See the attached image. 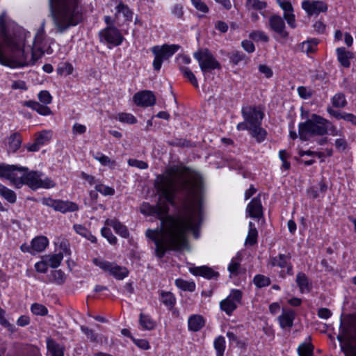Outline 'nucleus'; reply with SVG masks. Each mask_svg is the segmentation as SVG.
I'll use <instances>...</instances> for the list:
<instances>
[{
    "label": "nucleus",
    "mask_w": 356,
    "mask_h": 356,
    "mask_svg": "<svg viewBox=\"0 0 356 356\" xmlns=\"http://www.w3.org/2000/svg\"><path fill=\"white\" fill-rule=\"evenodd\" d=\"M166 175L157 177L155 187L165 202L152 206L143 203L142 213L155 216L161 227L148 229L145 236L155 244V253L162 259L168 250H180L187 245V234L191 231L198 238L197 228L201 222L204 193L202 175L182 165L169 167Z\"/></svg>",
    "instance_id": "1"
},
{
    "label": "nucleus",
    "mask_w": 356,
    "mask_h": 356,
    "mask_svg": "<svg viewBox=\"0 0 356 356\" xmlns=\"http://www.w3.org/2000/svg\"><path fill=\"white\" fill-rule=\"evenodd\" d=\"M44 30L43 26L35 34L33 45H26V35L24 33L8 35L0 32V64L6 66L33 65L44 53Z\"/></svg>",
    "instance_id": "2"
},
{
    "label": "nucleus",
    "mask_w": 356,
    "mask_h": 356,
    "mask_svg": "<svg viewBox=\"0 0 356 356\" xmlns=\"http://www.w3.org/2000/svg\"><path fill=\"white\" fill-rule=\"evenodd\" d=\"M51 15L60 33L79 24L83 19L81 0H49Z\"/></svg>",
    "instance_id": "3"
},
{
    "label": "nucleus",
    "mask_w": 356,
    "mask_h": 356,
    "mask_svg": "<svg viewBox=\"0 0 356 356\" xmlns=\"http://www.w3.org/2000/svg\"><path fill=\"white\" fill-rule=\"evenodd\" d=\"M241 113L244 121L237 124L238 131H248L255 140L261 143L267 136V131L261 127L264 113L259 106L243 107Z\"/></svg>",
    "instance_id": "4"
},
{
    "label": "nucleus",
    "mask_w": 356,
    "mask_h": 356,
    "mask_svg": "<svg viewBox=\"0 0 356 356\" xmlns=\"http://www.w3.org/2000/svg\"><path fill=\"white\" fill-rule=\"evenodd\" d=\"M337 339L345 356H356V313L341 316Z\"/></svg>",
    "instance_id": "5"
},
{
    "label": "nucleus",
    "mask_w": 356,
    "mask_h": 356,
    "mask_svg": "<svg viewBox=\"0 0 356 356\" xmlns=\"http://www.w3.org/2000/svg\"><path fill=\"white\" fill-rule=\"evenodd\" d=\"M325 118L312 114L311 119L298 124V136L302 141L309 140L314 136H321L327 134Z\"/></svg>",
    "instance_id": "6"
},
{
    "label": "nucleus",
    "mask_w": 356,
    "mask_h": 356,
    "mask_svg": "<svg viewBox=\"0 0 356 356\" xmlns=\"http://www.w3.org/2000/svg\"><path fill=\"white\" fill-rule=\"evenodd\" d=\"M193 57L197 60L200 67L205 76L216 69H220L221 65L207 48H202L194 52Z\"/></svg>",
    "instance_id": "7"
},
{
    "label": "nucleus",
    "mask_w": 356,
    "mask_h": 356,
    "mask_svg": "<svg viewBox=\"0 0 356 356\" xmlns=\"http://www.w3.org/2000/svg\"><path fill=\"white\" fill-rule=\"evenodd\" d=\"M180 46L178 44H167L162 46H154L152 49V51L154 55L153 61V67L154 70H160L162 63L164 60H168L179 49Z\"/></svg>",
    "instance_id": "8"
},
{
    "label": "nucleus",
    "mask_w": 356,
    "mask_h": 356,
    "mask_svg": "<svg viewBox=\"0 0 356 356\" xmlns=\"http://www.w3.org/2000/svg\"><path fill=\"white\" fill-rule=\"evenodd\" d=\"M93 264L103 270L104 272L109 273L115 279L121 280L127 277L129 275V270L124 266H121L115 262H110L106 260L95 258L93 259Z\"/></svg>",
    "instance_id": "9"
},
{
    "label": "nucleus",
    "mask_w": 356,
    "mask_h": 356,
    "mask_svg": "<svg viewBox=\"0 0 356 356\" xmlns=\"http://www.w3.org/2000/svg\"><path fill=\"white\" fill-rule=\"evenodd\" d=\"M241 299L242 292L238 289H233L230 294L220 302V307L227 315L231 316L241 303Z\"/></svg>",
    "instance_id": "10"
},
{
    "label": "nucleus",
    "mask_w": 356,
    "mask_h": 356,
    "mask_svg": "<svg viewBox=\"0 0 356 356\" xmlns=\"http://www.w3.org/2000/svg\"><path fill=\"white\" fill-rule=\"evenodd\" d=\"M100 40L113 46H118L123 41V36L114 26H108L99 33Z\"/></svg>",
    "instance_id": "11"
},
{
    "label": "nucleus",
    "mask_w": 356,
    "mask_h": 356,
    "mask_svg": "<svg viewBox=\"0 0 356 356\" xmlns=\"http://www.w3.org/2000/svg\"><path fill=\"white\" fill-rule=\"evenodd\" d=\"M28 170L27 168L13 165L8 180L17 188H21L24 185Z\"/></svg>",
    "instance_id": "12"
},
{
    "label": "nucleus",
    "mask_w": 356,
    "mask_h": 356,
    "mask_svg": "<svg viewBox=\"0 0 356 356\" xmlns=\"http://www.w3.org/2000/svg\"><path fill=\"white\" fill-rule=\"evenodd\" d=\"M291 254H280L276 257H272L269 260V265L272 267H279L280 268H286L287 274L291 275H293V266L290 262Z\"/></svg>",
    "instance_id": "13"
},
{
    "label": "nucleus",
    "mask_w": 356,
    "mask_h": 356,
    "mask_svg": "<svg viewBox=\"0 0 356 356\" xmlns=\"http://www.w3.org/2000/svg\"><path fill=\"white\" fill-rule=\"evenodd\" d=\"M133 100L137 106L142 107L152 106L156 103V97L149 90L136 92L133 97Z\"/></svg>",
    "instance_id": "14"
},
{
    "label": "nucleus",
    "mask_w": 356,
    "mask_h": 356,
    "mask_svg": "<svg viewBox=\"0 0 356 356\" xmlns=\"http://www.w3.org/2000/svg\"><path fill=\"white\" fill-rule=\"evenodd\" d=\"M246 213L249 217L252 218L259 219L263 216V207L259 194L248 204Z\"/></svg>",
    "instance_id": "15"
},
{
    "label": "nucleus",
    "mask_w": 356,
    "mask_h": 356,
    "mask_svg": "<svg viewBox=\"0 0 356 356\" xmlns=\"http://www.w3.org/2000/svg\"><path fill=\"white\" fill-rule=\"evenodd\" d=\"M302 7L309 15H318L327 10L326 3L320 1H304L302 3Z\"/></svg>",
    "instance_id": "16"
},
{
    "label": "nucleus",
    "mask_w": 356,
    "mask_h": 356,
    "mask_svg": "<svg viewBox=\"0 0 356 356\" xmlns=\"http://www.w3.org/2000/svg\"><path fill=\"white\" fill-rule=\"evenodd\" d=\"M269 26L270 29L279 34L282 38H286L289 35L285 30V23L284 19L277 15H273L269 18Z\"/></svg>",
    "instance_id": "17"
},
{
    "label": "nucleus",
    "mask_w": 356,
    "mask_h": 356,
    "mask_svg": "<svg viewBox=\"0 0 356 356\" xmlns=\"http://www.w3.org/2000/svg\"><path fill=\"white\" fill-rule=\"evenodd\" d=\"M22 137L19 132L13 133L6 138V143L8 146V152L15 153L21 147Z\"/></svg>",
    "instance_id": "18"
},
{
    "label": "nucleus",
    "mask_w": 356,
    "mask_h": 356,
    "mask_svg": "<svg viewBox=\"0 0 356 356\" xmlns=\"http://www.w3.org/2000/svg\"><path fill=\"white\" fill-rule=\"evenodd\" d=\"M191 273L197 276H202L207 279L218 278L219 273L211 268L203 266L190 268Z\"/></svg>",
    "instance_id": "19"
},
{
    "label": "nucleus",
    "mask_w": 356,
    "mask_h": 356,
    "mask_svg": "<svg viewBox=\"0 0 356 356\" xmlns=\"http://www.w3.org/2000/svg\"><path fill=\"white\" fill-rule=\"evenodd\" d=\"M337 60L341 66L349 68L350 66V60L353 58V52L347 51L345 47H339L336 49Z\"/></svg>",
    "instance_id": "20"
},
{
    "label": "nucleus",
    "mask_w": 356,
    "mask_h": 356,
    "mask_svg": "<svg viewBox=\"0 0 356 356\" xmlns=\"http://www.w3.org/2000/svg\"><path fill=\"white\" fill-rule=\"evenodd\" d=\"M296 313L291 310L283 311L282 314L278 317L280 325L282 328H291L293 325Z\"/></svg>",
    "instance_id": "21"
},
{
    "label": "nucleus",
    "mask_w": 356,
    "mask_h": 356,
    "mask_svg": "<svg viewBox=\"0 0 356 356\" xmlns=\"http://www.w3.org/2000/svg\"><path fill=\"white\" fill-rule=\"evenodd\" d=\"M105 224L108 226H111L113 228L115 232L120 236L127 238L129 236L128 229L125 225L122 224L117 219H107L105 221Z\"/></svg>",
    "instance_id": "22"
},
{
    "label": "nucleus",
    "mask_w": 356,
    "mask_h": 356,
    "mask_svg": "<svg viewBox=\"0 0 356 356\" xmlns=\"http://www.w3.org/2000/svg\"><path fill=\"white\" fill-rule=\"evenodd\" d=\"M22 104L24 106L31 108L42 115H49L52 113L49 107L35 101H24Z\"/></svg>",
    "instance_id": "23"
},
{
    "label": "nucleus",
    "mask_w": 356,
    "mask_h": 356,
    "mask_svg": "<svg viewBox=\"0 0 356 356\" xmlns=\"http://www.w3.org/2000/svg\"><path fill=\"white\" fill-rule=\"evenodd\" d=\"M49 245V240L46 236H39L32 239L31 245L34 254L44 251Z\"/></svg>",
    "instance_id": "24"
},
{
    "label": "nucleus",
    "mask_w": 356,
    "mask_h": 356,
    "mask_svg": "<svg viewBox=\"0 0 356 356\" xmlns=\"http://www.w3.org/2000/svg\"><path fill=\"white\" fill-rule=\"evenodd\" d=\"M188 323L190 330L197 332L204 325V320L200 315H193L189 318Z\"/></svg>",
    "instance_id": "25"
},
{
    "label": "nucleus",
    "mask_w": 356,
    "mask_h": 356,
    "mask_svg": "<svg viewBox=\"0 0 356 356\" xmlns=\"http://www.w3.org/2000/svg\"><path fill=\"white\" fill-rule=\"evenodd\" d=\"M38 178H40L39 171H29L26 176V180L24 181V185H27L33 190L37 189V184L38 183Z\"/></svg>",
    "instance_id": "26"
},
{
    "label": "nucleus",
    "mask_w": 356,
    "mask_h": 356,
    "mask_svg": "<svg viewBox=\"0 0 356 356\" xmlns=\"http://www.w3.org/2000/svg\"><path fill=\"white\" fill-rule=\"evenodd\" d=\"M47 347L51 356H64L63 348L54 339H47Z\"/></svg>",
    "instance_id": "27"
},
{
    "label": "nucleus",
    "mask_w": 356,
    "mask_h": 356,
    "mask_svg": "<svg viewBox=\"0 0 356 356\" xmlns=\"http://www.w3.org/2000/svg\"><path fill=\"white\" fill-rule=\"evenodd\" d=\"M296 283L301 293L309 291L310 284L307 275L304 273L300 272L298 273L296 276Z\"/></svg>",
    "instance_id": "28"
},
{
    "label": "nucleus",
    "mask_w": 356,
    "mask_h": 356,
    "mask_svg": "<svg viewBox=\"0 0 356 356\" xmlns=\"http://www.w3.org/2000/svg\"><path fill=\"white\" fill-rule=\"evenodd\" d=\"M79 209L78 204L75 202L60 200L58 211L61 213L74 212L78 211Z\"/></svg>",
    "instance_id": "29"
},
{
    "label": "nucleus",
    "mask_w": 356,
    "mask_h": 356,
    "mask_svg": "<svg viewBox=\"0 0 356 356\" xmlns=\"http://www.w3.org/2000/svg\"><path fill=\"white\" fill-rule=\"evenodd\" d=\"M74 229L78 234L86 238V239L89 240L92 243L97 242V238L95 236H93L92 234V233L88 229H86L85 227H83V225H74Z\"/></svg>",
    "instance_id": "30"
},
{
    "label": "nucleus",
    "mask_w": 356,
    "mask_h": 356,
    "mask_svg": "<svg viewBox=\"0 0 356 356\" xmlns=\"http://www.w3.org/2000/svg\"><path fill=\"white\" fill-rule=\"evenodd\" d=\"M245 7L248 10L261 11L267 7V3L260 0H246Z\"/></svg>",
    "instance_id": "31"
},
{
    "label": "nucleus",
    "mask_w": 356,
    "mask_h": 356,
    "mask_svg": "<svg viewBox=\"0 0 356 356\" xmlns=\"http://www.w3.org/2000/svg\"><path fill=\"white\" fill-rule=\"evenodd\" d=\"M38 182L37 189L40 188H50L56 186V183L51 178L47 177L41 172H40V178H38Z\"/></svg>",
    "instance_id": "32"
},
{
    "label": "nucleus",
    "mask_w": 356,
    "mask_h": 356,
    "mask_svg": "<svg viewBox=\"0 0 356 356\" xmlns=\"http://www.w3.org/2000/svg\"><path fill=\"white\" fill-rule=\"evenodd\" d=\"M140 325L145 330H151L156 326V323L148 315L141 313L139 319Z\"/></svg>",
    "instance_id": "33"
},
{
    "label": "nucleus",
    "mask_w": 356,
    "mask_h": 356,
    "mask_svg": "<svg viewBox=\"0 0 356 356\" xmlns=\"http://www.w3.org/2000/svg\"><path fill=\"white\" fill-rule=\"evenodd\" d=\"M332 106L335 108H342L346 106L348 102L346 101L345 95L342 92L335 94L332 97Z\"/></svg>",
    "instance_id": "34"
},
{
    "label": "nucleus",
    "mask_w": 356,
    "mask_h": 356,
    "mask_svg": "<svg viewBox=\"0 0 356 356\" xmlns=\"http://www.w3.org/2000/svg\"><path fill=\"white\" fill-rule=\"evenodd\" d=\"M175 285L180 289L193 292L195 289V284L193 282L186 281L182 279H177Z\"/></svg>",
    "instance_id": "35"
},
{
    "label": "nucleus",
    "mask_w": 356,
    "mask_h": 356,
    "mask_svg": "<svg viewBox=\"0 0 356 356\" xmlns=\"http://www.w3.org/2000/svg\"><path fill=\"white\" fill-rule=\"evenodd\" d=\"M180 71L182 72L184 76L187 79L190 83L196 88H199L197 80L193 72L187 67H180Z\"/></svg>",
    "instance_id": "36"
},
{
    "label": "nucleus",
    "mask_w": 356,
    "mask_h": 356,
    "mask_svg": "<svg viewBox=\"0 0 356 356\" xmlns=\"http://www.w3.org/2000/svg\"><path fill=\"white\" fill-rule=\"evenodd\" d=\"M214 348L216 351V356H223L225 350V339L222 336H218L214 340Z\"/></svg>",
    "instance_id": "37"
},
{
    "label": "nucleus",
    "mask_w": 356,
    "mask_h": 356,
    "mask_svg": "<svg viewBox=\"0 0 356 356\" xmlns=\"http://www.w3.org/2000/svg\"><path fill=\"white\" fill-rule=\"evenodd\" d=\"M314 346L310 343H302L298 348L299 356H314Z\"/></svg>",
    "instance_id": "38"
},
{
    "label": "nucleus",
    "mask_w": 356,
    "mask_h": 356,
    "mask_svg": "<svg viewBox=\"0 0 356 356\" xmlns=\"http://www.w3.org/2000/svg\"><path fill=\"white\" fill-rule=\"evenodd\" d=\"M161 302L169 308H172L176 302L175 296L171 292H161Z\"/></svg>",
    "instance_id": "39"
},
{
    "label": "nucleus",
    "mask_w": 356,
    "mask_h": 356,
    "mask_svg": "<svg viewBox=\"0 0 356 356\" xmlns=\"http://www.w3.org/2000/svg\"><path fill=\"white\" fill-rule=\"evenodd\" d=\"M44 258L47 260L48 265L51 268H56L60 266L63 259V255L62 253H58L51 256H45Z\"/></svg>",
    "instance_id": "40"
},
{
    "label": "nucleus",
    "mask_w": 356,
    "mask_h": 356,
    "mask_svg": "<svg viewBox=\"0 0 356 356\" xmlns=\"http://www.w3.org/2000/svg\"><path fill=\"white\" fill-rule=\"evenodd\" d=\"M317 44L315 40L304 42L301 44V51L307 54H313L316 51Z\"/></svg>",
    "instance_id": "41"
},
{
    "label": "nucleus",
    "mask_w": 356,
    "mask_h": 356,
    "mask_svg": "<svg viewBox=\"0 0 356 356\" xmlns=\"http://www.w3.org/2000/svg\"><path fill=\"white\" fill-rule=\"evenodd\" d=\"M228 56L230 61L235 65L247 58L246 55L239 51H233L228 54Z\"/></svg>",
    "instance_id": "42"
},
{
    "label": "nucleus",
    "mask_w": 356,
    "mask_h": 356,
    "mask_svg": "<svg viewBox=\"0 0 356 356\" xmlns=\"http://www.w3.org/2000/svg\"><path fill=\"white\" fill-rule=\"evenodd\" d=\"M0 195L11 204L16 202L17 195L15 193L6 186H4L0 191Z\"/></svg>",
    "instance_id": "43"
},
{
    "label": "nucleus",
    "mask_w": 356,
    "mask_h": 356,
    "mask_svg": "<svg viewBox=\"0 0 356 356\" xmlns=\"http://www.w3.org/2000/svg\"><path fill=\"white\" fill-rule=\"evenodd\" d=\"M120 122L133 124L137 122V119L131 113H120L115 117Z\"/></svg>",
    "instance_id": "44"
},
{
    "label": "nucleus",
    "mask_w": 356,
    "mask_h": 356,
    "mask_svg": "<svg viewBox=\"0 0 356 356\" xmlns=\"http://www.w3.org/2000/svg\"><path fill=\"white\" fill-rule=\"evenodd\" d=\"M254 284L258 288H262L270 284V280L269 277L263 275H257L253 279Z\"/></svg>",
    "instance_id": "45"
},
{
    "label": "nucleus",
    "mask_w": 356,
    "mask_h": 356,
    "mask_svg": "<svg viewBox=\"0 0 356 356\" xmlns=\"http://www.w3.org/2000/svg\"><path fill=\"white\" fill-rule=\"evenodd\" d=\"M31 310L34 315L37 316H46L48 314L47 308L39 303H33L31 306Z\"/></svg>",
    "instance_id": "46"
},
{
    "label": "nucleus",
    "mask_w": 356,
    "mask_h": 356,
    "mask_svg": "<svg viewBox=\"0 0 356 356\" xmlns=\"http://www.w3.org/2000/svg\"><path fill=\"white\" fill-rule=\"evenodd\" d=\"M51 281L58 284H63L65 280V273L61 270H53L51 273Z\"/></svg>",
    "instance_id": "47"
},
{
    "label": "nucleus",
    "mask_w": 356,
    "mask_h": 356,
    "mask_svg": "<svg viewBox=\"0 0 356 356\" xmlns=\"http://www.w3.org/2000/svg\"><path fill=\"white\" fill-rule=\"evenodd\" d=\"M95 190L104 195H113L115 194V189L113 188L105 186L101 183L95 185Z\"/></svg>",
    "instance_id": "48"
},
{
    "label": "nucleus",
    "mask_w": 356,
    "mask_h": 356,
    "mask_svg": "<svg viewBox=\"0 0 356 356\" xmlns=\"http://www.w3.org/2000/svg\"><path fill=\"white\" fill-rule=\"evenodd\" d=\"M116 10L118 13H122L126 19H131L133 13L127 5H124L123 3L120 2L117 6Z\"/></svg>",
    "instance_id": "49"
},
{
    "label": "nucleus",
    "mask_w": 356,
    "mask_h": 356,
    "mask_svg": "<svg viewBox=\"0 0 356 356\" xmlns=\"http://www.w3.org/2000/svg\"><path fill=\"white\" fill-rule=\"evenodd\" d=\"M258 232L257 229H251L248 232V234L245 239V244L254 245L257 243Z\"/></svg>",
    "instance_id": "50"
},
{
    "label": "nucleus",
    "mask_w": 356,
    "mask_h": 356,
    "mask_svg": "<svg viewBox=\"0 0 356 356\" xmlns=\"http://www.w3.org/2000/svg\"><path fill=\"white\" fill-rule=\"evenodd\" d=\"M102 235L106 238L108 241L112 244L115 245L117 243V238L113 234L111 230L108 227H103L101 230Z\"/></svg>",
    "instance_id": "51"
},
{
    "label": "nucleus",
    "mask_w": 356,
    "mask_h": 356,
    "mask_svg": "<svg viewBox=\"0 0 356 356\" xmlns=\"http://www.w3.org/2000/svg\"><path fill=\"white\" fill-rule=\"evenodd\" d=\"M51 138V134L49 131H42L39 133L36 138L35 141L38 144H39L40 146L45 144L47 142H48Z\"/></svg>",
    "instance_id": "52"
},
{
    "label": "nucleus",
    "mask_w": 356,
    "mask_h": 356,
    "mask_svg": "<svg viewBox=\"0 0 356 356\" xmlns=\"http://www.w3.org/2000/svg\"><path fill=\"white\" fill-rule=\"evenodd\" d=\"M193 6L195 9L201 13H207L209 11V8L207 5L202 0H191Z\"/></svg>",
    "instance_id": "53"
},
{
    "label": "nucleus",
    "mask_w": 356,
    "mask_h": 356,
    "mask_svg": "<svg viewBox=\"0 0 356 356\" xmlns=\"http://www.w3.org/2000/svg\"><path fill=\"white\" fill-rule=\"evenodd\" d=\"M57 72L61 75H70L73 72V67L70 63H65L58 67Z\"/></svg>",
    "instance_id": "54"
},
{
    "label": "nucleus",
    "mask_w": 356,
    "mask_h": 356,
    "mask_svg": "<svg viewBox=\"0 0 356 356\" xmlns=\"http://www.w3.org/2000/svg\"><path fill=\"white\" fill-rule=\"evenodd\" d=\"M81 330L86 335L87 338L91 342H95L97 340V334L92 329L88 328L85 325L81 326Z\"/></svg>",
    "instance_id": "55"
},
{
    "label": "nucleus",
    "mask_w": 356,
    "mask_h": 356,
    "mask_svg": "<svg viewBox=\"0 0 356 356\" xmlns=\"http://www.w3.org/2000/svg\"><path fill=\"white\" fill-rule=\"evenodd\" d=\"M280 8L284 10V15L290 14L293 13L292 4L289 1L276 0Z\"/></svg>",
    "instance_id": "56"
},
{
    "label": "nucleus",
    "mask_w": 356,
    "mask_h": 356,
    "mask_svg": "<svg viewBox=\"0 0 356 356\" xmlns=\"http://www.w3.org/2000/svg\"><path fill=\"white\" fill-rule=\"evenodd\" d=\"M11 168H13V165L0 163V177L8 179Z\"/></svg>",
    "instance_id": "57"
},
{
    "label": "nucleus",
    "mask_w": 356,
    "mask_h": 356,
    "mask_svg": "<svg viewBox=\"0 0 356 356\" xmlns=\"http://www.w3.org/2000/svg\"><path fill=\"white\" fill-rule=\"evenodd\" d=\"M250 38L254 41L268 42V37L262 31H254L250 34Z\"/></svg>",
    "instance_id": "58"
},
{
    "label": "nucleus",
    "mask_w": 356,
    "mask_h": 356,
    "mask_svg": "<svg viewBox=\"0 0 356 356\" xmlns=\"http://www.w3.org/2000/svg\"><path fill=\"white\" fill-rule=\"evenodd\" d=\"M38 97L39 100L44 104H49L52 101V97L50 95L49 92L47 90L40 91Z\"/></svg>",
    "instance_id": "59"
},
{
    "label": "nucleus",
    "mask_w": 356,
    "mask_h": 356,
    "mask_svg": "<svg viewBox=\"0 0 356 356\" xmlns=\"http://www.w3.org/2000/svg\"><path fill=\"white\" fill-rule=\"evenodd\" d=\"M128 163L129 165L138 168L139 169H146L148 168V165L146 162L139 161L137 159H129Z\"/></svg>",
    "instance_id": "60"
},
{
    "label": "nucleus",
    "mask_w": 356,
    "mask_h": 356,
    "mask_svg": "<svg viewBox=\"0 0 356 356\" xmlns=\"http://www.w3.org/2000/svg\"><path fill=\"white\" fill-rule=\"evenodd\" d=\"M184 8L180 3L174 5L172 8V13L177 18H181L184 15Z\"/></svg>",
    "instance_id": "61"
},
{
    "label": "nucleus",
    "mask_w": 356,
    "mask_h": 356,
    "mask_svg": "<svg viewBox=\"0 0 356 356\" xmlns=\"http://www.w3.org/2000/svg\"><path fill=\"white\" fill-rule=\"evenodd\" d=\"M298 92L300 97L307 99L312 97V93L306 87L300 86L298 88Z\"/></svg>",
    "instance_id": "62"
},
{
    "label": "nucleus",
    "mask_w": 356,
    "mask_h": 356,
    "mask_svg": "<svg viewBox=\"0 0 356 356\" xmlns=\"http://www.w3.org/2000/svg\"><path fill=\"white\" fill-rule=\"evenodd\" d=\"M47 260L44 259L42 261L37 262L35 265V268L38 272L44 273L47 270Z\"/></svg>",
    "instance_id": "63"
},
{
    "label": "nucleus",
    "mask_w": 356,
    "mask_h": 356,
    "mask_svg": "<svg viewBox=\"0 0 356 356\" xmlns=\"http://www.w3.org/2000/svg\"><path fill=\"white\" fill-rule=\"evenodd\" d=\"M86 131V127L83 124L75 123L72 127V133L74 134H83Z\"/></svg>",
    "instance_id": "64"
}]
</instances>
